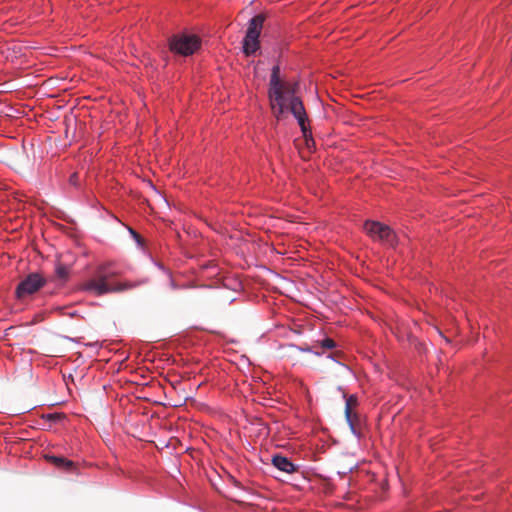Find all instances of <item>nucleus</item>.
<instances>
[{
    "label": "nucleus",
    "instance_id": "nucleus-9",
    "mask_svg": "<svg viewBox=\"0 0 512 512\" xmlns=\"http://www.w3.org/2000/svg\"><path fill=\"white\" fill-rule=\"evenodd\" d=\"M272 464L280 471L288 474L298 471V466L293 464L287 457L281 455L273 456Z\"/></svg>",
    "mask_w": 512,
    "mask_h": 512
},
{
    "label": "nucleus",
    "instance_id": "nucleus-8",
    "mask_svg": "<svg viewBox=\"0 0 512 512\" xmlns=\"http://www.w3.org/2000/svg\"><path fill=\"white\" fill-rule=\"evenodd\" d=\"M282 80L280 79V67L278 65L272 68V73L269 81V89L268 95H272L274 100L280 99V83Z\"/></svg>",
    "mask_w": 512,
    "mask_h": 512
},
{
    "label": "nucleus",
    "instance_id": "nucleus-14",
    "mask_svg": "<svg viewBox=\"0 0 512 512\" xmlns=\"http://www.w3.org/2000/svg\"><path fill=\"white\" fill-rule=\"evenodd\" d=\"M357 405H358L357 397L355 395H350L346 399L344 413L349 415V413L351 411L355 410Z\"/></svg>",
    "mask_w": 512,
    "mask_h": 512
},
{
    "label": "nucleus",
    "instance_id": "nucleus-7",
    "mask_svg": "<svg viewBox=\"0 0 512 512\" xmlns=\"http://www.w3.org/2000/svg\"><path fill=\"white\" fill-rule=\"evenodd\" d=\"M45 458L49 463L64 472H74L76 470V464L67 458L54 455H46Z\"/></svg>",
    "mask_w": 512,
    "mask_h": 512
},
{
    "label": "nucleus",
    "instance_id": "nucleus-20",
    "mask_svg": "<svg viewBox=\"0 0 512 512\" xmlns=\"http://www.w3.org/2000/svg\"><path fill=\"white\" fill-rule=\"evenodd\" d=\"M130 232L133 234V236H134L137 240H139L140 236H139L135 231H133L132 229H130Z\"/></svg>",
    "mask_w": 512,
    "mask_h": 512
},
{
    "label": "nucleus",
    "instance_id": "nucleus-11",
    "mask_svg": "<svg viewBox=\"0 0 512 512\" xmlns=\"http://www.w3.org/2000/svg\"><path fill=\"white\" fill-rule=\"evenodd\" d=\"M259 49V38L255 36H245L243 40V52L250 56Z\"/></svg>",
    "mask_w": 512,
    "mask_h": 512
},
{
    "label": "nucleus",
    "instance_id": "nucleus-19",
    "mask_svg": "<svg viewBox=\"0 0 512 512\" xmlns=\"http://www.w3.org/2000/svg\"><path fill=\"white\" fill-rule=\"evenodd\" d=\"M48 418L55 421V420L62 418V415L61 414H50V415H48Z\"/></svg>",
    "mask_w": 512,
    "mask_h": 512
},
{
    "label": "nucleus",
    "instance_id": "nucleus-15",
    "mask_svg": "<svg viewBox=\"0 0 512 512\" xmlns=\"http://www.w3.org/2000/svg\"><path fill=\"white\" fill-rule=\"evenodd\" d=\"M55 272L57 277L61 280H66L69 275V269L60 263L56 266Z\"/></svg>",
    "mask_w": 512,
    "mask_h": 512
},
{
    "label": "nucleus",
    "instance_id": "nucleus-16",
    "mask_svg": "<svg viewBox=\"0 0 512 512\" xmlns=\"http://www.w3.org/2000/svg\"><path fill=\"white\" fill-rule=\"evenodd\" d=\"M303 137L305 139L306 146L309 150H311L315 146V141L312 138L311 131L307 128V136L303 134Z\"/></svg>",
    "mask_w": 512,
    "mask_h": 512
},
{
    "label": "nucleus",
    "instance_id": "nucleus-17",
    "mask_svg": "<svg viewBox=\"0 0 512 512\" xmlns=\"http://www.w3.org/2000/svg\"><path fill=\"white\" fill-rule=\"evenodd\" d=\"M320 345L323 349H333L336 347V343L331 338H325L320 342Z\"/></svg>",
    "mask_w": 512,
    "mask_h": 512
},
{
    "label": "nucleus",
    "instance_id": "nucleus-2",
    "mask_svg": "<svg viewBox=\"0 0 512 512\" xmlns=\"http://www.w3.org/2000/svg\"><path fill=\"white\" fill-rule=\"evenodd\" d=\"M297 82H284L280 83V99L274 100L272 95H268L270 107L273 115L279 120L284 114L286 109V102L290 101L291 98L297 97L296 92L298 89Z\"/></svg>",
    "mask_w": 512,
    "mask_h": 512
},
{
    "label": "nucleus",
    "instance_id": "nucleus-3",
    "mask_svg": "<svg viewBox=\"0 0 512 512\" xmlns=\"http://www.w3.org/2000/svg\"><path fill=\"white\" fill-rule=\"evenodd\" d=\"M200 45V38L190 34L174 35L169 40L170 50L183 56L192 55L200 48Z\"/></svg>",
    "mask_w": 512,
    "mask_h": 512
},
{
    "label": "nucleus",
    "instance_id": "nucleus-18",
    "mask_svg": "<svg viewBox=\"0 0 512 512\" xmlns=\"http://www.w3.org/2000/svg\"><path fill=\"white\" fill-rule=\"evenodd\" d=\"M69 183H70V185L75 186V187L79 185V175L77 172H74L69 177Z\"/></svg>",
    "mask_w": 512,
    "mask_h": 512
},
{
    "label": "nucleus",
    "instance_id": "nucleus-4",
    "mask_svg": "<svg viewBox=\"0 0 512 512\" xmlns=\"http://www.w3.org/2000/svg\"><path fill=\"white\" fill-rule=\"evenodd\" d=\"M365 232L373 239L389 246L397 244L395 232L388 226L378 221H366L364 223Z\"/></svg>",
    "mask_w": 512,
    "mask_h": 512
},
{
    "label": "nucleus",
    "instance_id": "nucleus-6",
    "mask_svg": "<svg viewBox=\"0 0 512 512\" xmlns=\"http://www.w3.org/2000/svg\"><path fill=\"white\" fill-rule=\"evenodd\" d=\"M287 108L293 114V116L297 119L299 126L301 127L302 133L307 136V114L304 108V105L299 97H293L288 101Z\"/></svg>",
    "mask_w": 512,
    "mask_h": 512
},
{
    "label": "nucleus",
    "instance_id": "nucleus-5",
    "mask_svg": "<svg viewBox=\"0 0 512 512\" xmlns=\"http://www.w3.org/2000/svg\"><path fill=\"white\" fill-rule=\"evenodd\" d=\"M45 284V279L38 273H31L16 288V296L23 299L37 292Z\"/></svg>",
    "mask_w": 512,
    "mask_h": 512
},
{
    "label": "nucleus",
    "instance_id": "nucleus-1",
    "mask_svg": "<svg viewBox=\"0 0 512 512\" xmlns=\"http://www.w3.org/2000/svg\"><path fill=\"white\" fill-rule=\"evenodd\" d=\"M119 275V271L113 267L112 263H102L95 268L89 279L80 284V290L89 292L94 296H102L132 290L144 283L143 281L130 280L113 281Z\"/></svg>",
    "mask_w": 512,
    "mask_h": 512
},
{
    "label": "nucleus",
    "instance_id": "nucleus-13",
    "mask_svg": "<svg viewBox=\"0 0 512 512\" xmlns=\"http://www.w3.org/2000/svg\"><path fill=\"white\" fill-rule=\"evenodd\" d=\"M283 356H286L288 358H291L292 360L297 356L300 352H311L312 349L309 346L305 347H297L293 344H289L285 347H283Z\"/></svg>",
    "mask_w": 512,
    "mask_h": 512
},
{
    "label": "nucleus",
    "instance_id": "nucleus-12",
    "mask_svg": "<svg viewBox=\"0 0 512 512\" xmlns=\"http://www.w3.org/2000/svg\"><path fill=\"white\" fill-rule=\"evenodd\" d=\"M345 418L349 427L354 435H359L361 427V418L355 410L348 414H345Z\"/></svg>",
    "mask_w": 512,
    "mask_h": 512
},
{
    "label": "nucleus",
    "instance_id": "nucleus-10",
    "mask_svg": "<svg viewBox=\"0 0 512 512\" xmlns=\"http://www.w3.org/2000/svg\"><path fill=\"white\" fill-rule=\"evenodd\" d=\"M264 20H265V16L263 14H258L256 16H254L249 22V26H248L246 35L247 36H255V37L259 38L262 27H263Z\"/></svg>",
    "mask_w": 512,
    "mask_h": 512
}]
</instances>
